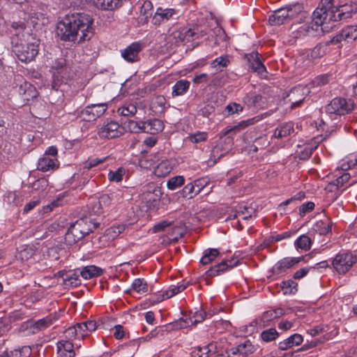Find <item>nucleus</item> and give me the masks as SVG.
Wrapping results in <instances>:
<instances>
[{"instance_id": "obj_28", "label": "nucleus", "mask_w": 357, "mask_h": 357, "mask_svg": "<svg viewBox=\"0 0 357 357\" xmlns=\"http://www.w3.org/2000/svg\"><path fill=\"white\" fill-rule=\"evenodd\" d=\"M187 287L186 284H180L178 286H173L170 287L168 290L164 291L162 294H160L157 296V298L155 300V302H161L165 299L172 297L173 296L184 291Z\"/></svg>"}, {"instance_id": "obj_18", "label": "nucleus", "mask_w": 357, "mask_h": 357, "mask_svg": "<svg viewBox=\"0 0 357 357\" xmlns=\"http://www.w3.org/2000/svg\"><path fill=\"white\" fill-rule=\"evenodd\" d=\"M59 273L66 286L75 287L81 284L79 270L62 271Z\"/></svg>"}, {"instance_id": "obj_60", "label": "nucleus", "mask_w": 357, "mask_h": 357, "mask_svg": "<svg viewBox=\"0 0 357 357\" xmlns=\"http://www.w3.org/2000/svg\"><path fill=\"white\" fill-rule=\"evenodd\" d=\"M105 160L104 159H98V158H92L89 159L84 165V168L86 169H90L92 167L97 166L98 165L103 162Z\"/></svg>"}, {"instance_id": "obj_14", "label": "nucleus", "mask_w": 357, "mask_h": 357, "mask_svg": "<svg viewBox=\"0 0 357 357\" xmlns=\"http://www.w3.org/2000/svg\"><path fill=\"white\" fill-rule=\"evenodd\" d=\"M140 43L135 42L130 44L124 50H121V56L129 63L137 62L139 60V54L142 51Z\"/></svg>"}, {"instance_id": "obj_35", "label": "nucleus", "mask_w": 357, "mask_h": 357, "mask_svg": "<svg viewBox=\"0 0 357 357\" xmlns=\"http://www.w3.org/2000/svg\"><path fill=\"white\" fill-rule=\"evenodd\" d=\"M280 287L284 294H295L298 291V283L294 280L283 281Z\"/></svg>"}, {"instance_id": "obj_52", "label": "nucleus", "mask_w": 357, "mask_h": 357, "mask_svg": "<svg viewBox=\"0 0 357 357\" xmlns=\"http://www.w3.org/2000/svg\"><path fill=\"white\" fill-rule=\"evenodd\" d=\"M118 112L122 116L134 115L137 112V107L134 105H129L126 107H122L119 108Z\"/></svg>"}, {"instance_id": "obj_11", "label": "nucleus", "mask_w": 357, "mask_h": 357, "mask_svg": "<svg viewBox=\"0 0 357 357\" xmlns=\"http://www.w3.org/2000/svg\"><path fill=\"white\" fill-rule=\"evenodd\" d=\"M161 190L158 187L149 185L144 189L140 195L142 201L146 203L148 208L155 206V204L160 200Z\"/></svg>"}, {"instance_id": "obj_26", "label": "nucleus", "mask_w": 357, "mask_h": 357, "mask_svg": "<svg viewBox=\"0 0 357 357\" xmlns=\"http://www.w3.org/2000/svg\"><path fill=\"white\" fill-rule=\"evenodd\" d=\"M174 14V9H162L158 8L153 17V23L154 24H160L161 23L168 21Z\"/></svg>"}, {"instance_id": "obj_5", "label": "nucleus", "mask_w": 357, "mask_h": 357, "mask_svg": "<svg viewBox=\"0 0 357 357\" xmlns=\"http://www.w3.org/2000/svg\"><path fill=\"white\" fill-rule=\"evenodd\" d=\"M39 45V39H33L32 41L24 43L23 45L16 46V48L12 50L19 60L27 63L33 61L38 55Z\"/></svg>"}, {"instance_id": "obj_29", "label": "nucleus", "mask_w": 357, "mask_h": 357, "mask_svg": "<svg viewBox=\"0 0 357 357\" xmlns=\"http://www.w3.org/2000/svg\"><path fill=\"white\" fill-rule=\"evenodd\" d=\"M143 128L144 132L154 134L162 130L163 123L159 119H151L146 122H143Z\"/></svg>"}, {"instance_id": "obj_62", "label": "nucleus", "mask_w": 357, "mask_h": 357, "mask_svg": "<svg viewBox=\"0 0 357 357\" xmlns=\"http://www.w3.org/2000/svg\"><path fill=\"white\" fill-rule=\"evenodd\" d=\"M28 89H30L33 92V86L28 82H24L19 86L18 93L22 99H24V96H25Z\"/></svg>"}, {"instance_id": "obj_24", "label": "nucleus", "mask_w": 357, "mask_h": 357, "mask_svg": "<svg viewBox=\"0 0 357 357\" xmlns=\"http://www.w3.org/2000/svg\"><path fill=\"white\" fill-rule=\"evenodd\" d=\"M55 317H52L51 316L46 317L41 319L38 320L34 323L30 324V328L31 330L32 333H38L43 332L45 329L52 325L54 320H55Z\"/></svg>"}, {"instance_id": "obj_2", "label": "nucleus", "mask_w": 357, "mask_h": 357, "mask_svg": "<svg viewBox=\"0 0 357 357\" xmlns=\"http://www.w3.org/2000/svg\"><path fill=\"white\" fill-rule=\"evenodd\" d=\"M94 19L84 12H70L57 23L56 36L61 41L79 45L95 34Z\"/></svg>"}, {"instance_id": "obj_36", "label": "nucleus", "mask_w": 357, "mask_h": 357, "mask_svg": "<svg viewBox=\"0 0 357 357\" xmlns=\"http://www.w3.org/2000/svg\"><path fill=\"white\" fill-rule=\"evenodd\" d=\"M153 5L150 1H144L141 6L140 17L141 20L147 22L148 19L152 16Z\"/></svg>"}, {"instance_id": "obj_3", "label": "nucleus", "mask_w": 357, "mask_h": 357, "mask_svg": "<svg viewBox=\"0 0 357 357\" xmlns=\"http://www.w3.org/2000/svg\"><path fill=\"white\" fill-rule=\"evenodd\" d=\"M357 11V5L355 3H345L344 5L335 6L334 0H321L319 6L312 14V23L317 31L321 26L323 33L329 32L333 28L331 22H339L351 18L352 15Z\"/></svg>"}, {"instance_id": "obj_22", "label": "nucleus", "mask_w": 357, "mask_h": 357, "mask_svg": "<svg viewBox=\"0 0 357 357\" xmlns=\"http://www.w3.org/2000/svg\"><path fill=\"white\" fill-rule=\"evenodd\" d=\"M84 237L75 224L73 223L66 233L64 239L66 244L72 245Z\"/></svg>"}, {"instance_id": "obj_30", "label": "nucleus", "mask_w": 357, "mask_h": 357, "mask_svg": "<svg viewBox=\"0 0 357 357\" xmlns=\"http://www.w3.org/2000/svg\"><path fill=\"white\" fill-rule=\"evenodd\" d=\"M57 168L55 160L47 156H43L38 162L37 169L42 172L54 170Z\"/></svg>"}, {"instance_id": "obj_41", "label": "nucleus", "mask_w": 357, "mask_h": 357, "mask_svg": "<svg viewBox=\"0 0 357 357\" xmlns=\"http://www.w3.org/2000/svg\"><path fill=\"white\" fill-rule=\"evenodd\" d=\"M185 184V178L183 176H176L170 178L167 183L168 189L174 190Z\"/></svg>"}, {"instance_id": "obj_63", "label": "nucleus", "mask_w": 357, "mask_h": 357, "mask_svg": "<svg viewBox=\"0 0 357 357\" xmlns=\"http://www.w3.org/2000/svg\"><path fill=\"white\" fill-rule=\"evenodd\" d=\"M125 229L124 225H118L115 227H112L108 229V234H111V236L114 238L120 235Z\"/></svg>"}, {"instance_id": "obj_48", "label": "nucleus", "mask_w": 357, "mask_h": 357, "mask_svg": "<svg viewBox=\"0 0 357 357\" xmlns=\"http://www.w3.org/2000/svg\"><path fill=\"white\" fill-rule=\"evenodd\" d=\"M316 270L315 266H308V267H304L301 268L297 271H296L293 275V279L294 280H301L305 277L308 273L312 271L314 272Z\"/></svg>"}, {"instance_id": "obj_4", "label": "nucleus", "mask_w": 357, "mask_h": 357, "mask_svg": "<svg viewBox=\"0 0 357 357\" xmlns=\"http://www.w3.org/2000/svg\"><path fill=\"white\" fill-rule=\"evenodd\" d=\"M11 27L13 29L10 37L12 50L16 48V46L23 45L33 39H37L23 22H13Z\"/></svg>"}, {"instance_id": "obj_37", "label": "nucleus", "mask_w": 357, "mask_h": 357, "mask_svg": "<svg viewBox=\"0 0 357 357\" xmlns=\"http://www.w3.org/2000/svg\"><path fill=\"white\" fill-rule=\"evenodd\" d=\"M345 41L352 42L357 38V26H348L342 30Z\"/></svg>"}, {"instance_id": "obj_55", "label": "nucleus", "mask_w": 357, "mask_h": 357, "mask_svg": "<svg viewBox=\"0 0 357 357\" xmlns=\"http://www.w3.org/2000/svg\"><path fill=\"white\" fill-rule=\"evenodd\" d=\"M128 127L132 132H144L143 122L139 123L135 121L130 120L128 121Z\"/></svg>"}, {"instance_id": "obj_45", "label": "nucleus", "mask_w": 357, "mask_h": 357, "mask_svg": "<svg viewBox=\"0 0 357 357\" xmlns=\"http://www.w3.org/2000/svg\"><path fill=\"white\" fill-rule=\"evenodd\" d=\"M325 54V47L321 44H319L311 50L310 53L307 56L311 60L314 61L322 57Z\"/></svg>"}, {"instance_id": "obj_13", "label": "nucleus", "mask_w": 357, "mask_h": 357, "mask_svg": "<svg viewBox=\"0 0 357 357\" xmlns=\"http://www.w3.org/2000/svg\"><path fill=\"white\" fill-rule=\"evenodd\" d=\"M120 130V126L116 121H110L101 127L98 131V135L101 138L112 139L118 137L122 135Z\"/></svg>"}, {"instance_id": "obj_42", "label": "nucleus", "mask_w": 357, "mask_h": 357, "mask_svg": "<svg viewBox=\"0 0 357 357\" xmlns=\"http://www.w3.org/2000/svg\"><path fill=\"white\" fill-rule=\"evenodd\" d=\"M229 63V59L227 55L221 56L220 57L216 58L211 63V67L213 68H217L218 70L222 71V68L227 67Z\"/></svg>"}, {"instance_id": "obj_40", "label": "nucleus", "mask_w": 357, "mask_h": 357, "mask_svg": "<svg viewBox=\"0 0 357 357\" xmlns=\"http://www.w3.org/2000/svg\"><path fill=\"white\" fill-rule=\"evenodd\" d=\"M351 178V175L349 173H344L340 176L337 178L334 181L328 185L330 190L333 191V188L335 187V189H338L340 187L342 186L345 183L348 182Z\"/></svg>"}, {"instance_id": "obj_27", "label": "nucleus", "mask_w": 357, "mask_h": 357, "mask_svg": "<svg viewBox=\"0 0 357 357\" xmlns=\"http://www.w3.org/2000/svg\"><path fill=\"white\" fill-rule=\"evenodd\" d=\"M103 273L101 268L94 265L86 266L79 270L80 275L85 280L91 279L95 277L100 276Z\"/></svg>"}, {"instance_id": "obj_9", "label": "nucleus", "mask_w": 357, "mask_h": 357, "mask_svg": "<svg viewBox=\"0 0 357 357\" xmlns=\"http://www.w3.org/2000/svg\"><path fill=\"white\" fill-rule=\"evenodd\" d=\"M206 317V312L202 309L196 310L192 317L186 318L185 319H180L177 321L173 322L168 326H165V331L169 332L170 329L178 330L190 326V324H195L203 321Z\"/></svg>"}, {"instance_id": "obj_33", "label": "nucleus", "mask_w": 357, "mask_h": 357, "mask_svg": "<svg viewBox=\"0 0 357 357\" xmlns=\"http://www.w3.org/2000/svg\"><path fill=\"white\" fill-rule=\"evenodd\" d=\"M132 291L139 294L145 293L148 291V284L144 279L137 278L133 281L131 288L126 291V292L129 293Z\"/></svg>"}, {"instance_id": "obj_23", "label": "nucleus", "mask_w": 357, "mask_h": 357, "mask_svg": "<svg viewBox=\"0 0 357 357\" xmlns=\"http://www.w3.org/2000/svg\"><path fill=\"white\" fill-rule=\"evenodd\" d=\"M332 225L331 220L328 217H325L324 219L317 221L313 225L312 229L319 235H326L331 233Z\"/></svg>"}, {"instance_id": "obj_31", "label": "nucleus", "mask_w": 357, "mask_h": 357, "mask_svg": "<svg viewBox=\"0 0 357 357\" xmlns=\"http://www.w3.org/2000/svg\"><path fill=\"white\" fill-rule=\"evenodd\" d=\"M220 255V252L215 248H208L204 251L202 257L200 259L202 265H207L214 261Z\"/></svg>"}, {"instance_id": "obj_46", "label": "nucleus", "mask_w": 357, "mask_h": 357, "mask_svg": "<svg viewBox=\"0 0 357 357\" xmlns=\"http://www.w3.org/2000/svg\"><path fill=\"white\" fill-rule=\"evenodd\" d=\"M89 215H91V217L93 218V215L100 216L103 213V207L100 204V202L98 199L93 200L89 206Z\"/></svg>"}, {"instance_id": "obj_61", "label": "nucleus", "mask_w": 357, "mask_h": 357, "mask_svg": "<svg viewBox=\"0 0 357 357\" xmlns=\"http://www.w3.org/2000/svg\"><path fill=\"white\" fill-rule=\"evenodd\" d=\"M249 125L248 121H243L240 122L237 126H234L226 132L227 135H231L232 132L236 133V131H240L241 130L245 128Z\"/></svg>"}, {"instance_id": "obj_51", "label": "nucleus", "mask_w": 357, "mask_h": 357, "mask_svg": "<svg viewBox=\"0 0 357 357\" xmlns=\"http://www.w3.org/2000/svg\"><path fill=\"white\" fill-rule=\"evenodd\" d=\"M317 148V145H307L306 146L303 151H302L300 153V159L301 160H307L309 159L312 153L314 152V151Z\"/></svg>"}, {"instance_id": "obj_39", "label": "nucleus", "mask_w": 357, "mask_h": 357, "mask_svg": "<svg viewBox=\"0 0 357 357\" xmlns=\"http://www.w3.org/2000/svg\"><path fill=\"white\" fill-rule=\"evenodd\" d=\"M312 245L311 238L307 235H301L295 241V245L298 248L308 250L310 249Z\"/></svg>"}, {"instance_id": "obj_25", "label": "nucleus", "mask_w": 357, "mask_h": 357, "mask_svg": "<svg viewBox=\"0 0 357 357\" xmlns=\"http://www.w3.org/2000/svg\"><path fill=\"white\" fill-rule=\"evenodd\" d=\"M257 349V347L250 340H246L243 343L239 344L237 347L231 348L232 354H239L243 356H248L253 354Z\"/></svg>"}, {"instance_id": "obj_7", "label": "nucleus", "mask_w": 357, "mask_h": 357, "mask_svg": "<svg viewBox=\"0 0 357 357\" xmlns=\"http://www.w3.org/2000/svg\"><path fill=\"white\" fill-rule=\"evenodd\" d=\"M106 103L92 104L86 106L84 109L77 110L75 115L82 121H93L100 117L107 110Z\"/></svg>"}, {"instance_id": "obj_57", "label": "nucleus", "mask_w": 357, "mask_h": 357, "mask_svg": "<svg viewBox=\"0 0 357 357\" xmlns=\"http://www.w3.org/2000/svg\"><path fill=\"white\" fill-rule=\"evenodd\" d=\"M214 111L215 109L213 106L211 105H206L199 110L198 114L204 117H208L211 114L214 112Z\"/></svg>"}, {"instance_id": "obj_53", "label": "nucleus", "mask_w": 357, "mask_h": 357, "mask_svg": "<svg viewBox=\"0 0 357 357\" xmlns=\"http://www.w3.org/2000/svg\"><path fill=\"white\" fill-rule=\"evenodd\" d=\"M243 109V107L236 102H231L229 104L226 108L225 111L227 112L228 114H238L240 112H242Z\"/></svg>"}, {"instance_id": "obj_17", "label": "nucleus", "mask_w": 357, "mask_h": 357, "mask_svg": "<svg viewBox=\"0 0 357 357\" xmlns=\"http://www.w3.org/2000/svg\"><path fill=\"white\" fill-rule=\"evenodd\" d=\"M248 61L249 68L254 72H256L262 77H266V68L260 60L259 55L257 52H252L248 55Z\"/></svg>"}, {"instance_id": "obj_44", "label": "nucleus", "mask_w": 357, "mask_h": 357, "mask_svg": "<svg viewBox=\"0 0 357 357\" xmlns=\"http://www.w3.org/2000/svg\"><path fill=\"white\" fill-rule=\"evenodd\" d=\"M329 82L328 76L327 75H322L315 77L309 84L306 85L310 88V90L314 87L321 86L328 84Z\"/></svg>"}, {"instance_id": "obj_34", "label": "nucleus", "mask_w": 357, "mask_h": 357, "mask_svg": "<svg viewBox=\"0 0 357 357\" xmlns=\"http://www.w3.org/2000/svg\"><path fill=\"white\" fill-rule=\"evenodd\" d=\"M189 86L190 82L187 80L181 79L176 82L172 88V96H177L183 95L189 89Z\"/></svg>"}, {"instance_id": "obj_56", "label": "nucleus", "mask_w": 357, "mask_h": 357, "mask_svg": "<svg viewBox=\"0 0 357 357\" xmlns=\"http://www.w3.org/2000/svg\"><path fill=\"white\" fill-rule=\"evenodd\" d=\"M84 324L85 325V326H84L85 327V330H86L87 332L92 333V332L95 331L96 330L99 331V326H98L99 320L97 321H93V320H90V321H84Z\"/></svg>"}, {"instance_id": "obj_38", "label": "nucleus", "mask_w": 357, "mask_h": 357, "mask_svg": "<svg viewBox=\"0 0 357 357\" xmlns=\"http://www.w3.org/2000/svg\"><path fill=\"white\" fill-rule=\"evenodd\" d=\"M213 347V343L204 347H198L192 351V357H209V353L211 352V348Z\"/></svg>"}, {"instance_id": "obj_58", "label": "nucleus", "mask_w": 357, "mask_h": 357, "mask_svg": "<svg viewBox=\"0 0 357 357\" xmlns=\"http://www.w3.org/2000/svg\"><path fill=\"white\" fill-rule=\"evenodd\" d=\"M280 128L282 130V135L284 137H287L294 132V124L292 122H288L281 126Z\"/></svg>"}, {"instance_id": "obj_47", "label": "nucleus", "mask_w": 357, "mask_h": 357, "mask_svg": "<svg viewBox=\"0 0 357 357\" xmlns=\"http://www.w3.org/2000/svg\"><path fill=\"white\" fill-rule=\"evenodd\" d=\"M195 35L197 33L192 29H183L179 33L178 38L182 42L188 43L194 39Z\"/></svg>"}, {"instance_id": "obj_12", "label": "nucleus", "mask_w": 357, "mask_h": 357, "mask_svg": "<svg viewBox=\"0 0 357 357\" xmlns=\"http://www.w3.org/2000/svg\"><path fill=\"white\" fill-rule=\"evenodd\" d=\"M310 92V88L307 86L298 85L291 89L287 95L289 101L292 102L291 107L294 108L299 106Z\"/></svg>"}, {"instance_id": "obj_54", "label": "nucleus", "mask_w": 357, "mask_h": 357, "mask_svg": "<svg viewBox=\"0 0 357 357\" xmlns=\"http://www.w3.org/2000/svg\"><path fill=\"white\" fill-rule=\"evenodd\" d=\"M198 194L208 185V181L206 178H201L192 181Z\"/></svg>"}, {"instance_id": "obj_10", "label": "nucleus", "mask_w": 357, "mask_h": 357, "mask_svg": "<svg viewBox=\"0 0 357 357\" xmlns=\"http://www.w3.org/2000/svg\"><path fill=\"white\" fill-rule=\"evenodd\" d=\"M74 223L84 236L93 232L100 225L99 218H92L91 215L79 218Z\"/></svg>"}, {"instance_id": "obj_21", "label": "nucleus", "mask_w": 357, "mask_h": 357, "mask_svg": "<svg viewBox=\"0 0 357 357\" xmlns=\"http://www.w3.org/2000/svg\"><path fill=\"white\" fill-rule=\"evenodd\" d=\"M99 331L100 332L110 331L114 329V335H124L125 331L123 330V326L120 324H115L113 320L108 318H102L99 319Z\"/></svg>"}, {"instance_id": "obj_49", "label": "nucleus", "mask_w": 357, "mask_h": 357, "mask_svg": "<svg viewBox=\"0 0 357 357\" xmlns=\"http://www.w3.org/2000/svg\"><path fill=\"white\" fill-rule=\"evenodd\" d=\"M83 326H85L84 322L78 323L73 326L69 327L66 332L68 335H82L83 333L87 332Z\"/></svg>"}, {"instance_id": "obj_64", "label": "nucleus", "mask_w": 357, "mask_h": 357, "mask_svg": "<svg viewBox=\"0 0 357 357\" xmlns=\"http://www.w3.org/2000/svg\"><path fill=\"white\" fill-rule=\"evenodd\" d=\"M357 166V155L354 159H349L346 162L342 164V169L343 170H347L352 167Z\"/></svg>"}, {"instance_id": "obj_59", "label": "nucleus", "mask_w": 357, "mask_h": 357, "mask_svg": "<svg viewBox=\"0 0 357 357\" xmlns=\"http://www.w3.org/2000/svg\"><path fill=\"white\" fill-rule=\"evenodd\" d=\"M314 204L312 202H308L303 204L299 208L300 215H303L306 213L312 211L314 208Z\"/></svg>"}, {"instance_id": "obj_1", "label": "nucleus", "mask_w": 357, "mask_h": 357, "mask_svg": "<svg viewBox=\"0 0 357 357\" xmlns=\"http://www.w3.org/2000/svg\"><path fill=\"white\" fill-rule=\"evenodd\" d=\"M94 19L84 12H70L57 23L56 36L61 41L79 45L95 34Z\"/></svg>"}, {"instance_id": "obj_6", "label": "nucleus", "mask_w": 357, "mask_h": 357, "mask_svg": "<svg viewBox=\"0 0 357 357\" xmlns=\"http://www.w3.org/2000/svg\"><path fill=\"white\" fill-rule=\"evenodd\" d=\"M354 108V102L351 100L337 97L333 98L326 107V112L329 114L339 116L345 115L351 112Z\"/></svg>"}, {"instance_id": "obj_8", "label": "nucleus", "mask_w": 357, "mask_h": 357, "mask_svg": "<svg viewBox=\"0 0 357 357\" xmlns=\"http://www.w3.org/2000/svg\"><path fill=\"white\" fill-rule=\"evenodd\" d=\"M356 257L351 252L337 254L332 261L333 268L340 274H344L356 263Z\"/></svg>"}, {"instance_id": "obj_20", "label": "nucleus", "mask_w": 357, "mask_h": 357, "mask_svg": "<svg viewBox=\"0 0 357 357\" xmlns=\"http://www.w3.org/2000/svg\"><path fill=\"white\" fill-rule=\"evenodd\" d=\"M57 353L59 357H74L75 351L74 344L66 337L57 342Z\"/></svg>"}, {"instance_id": "obj_19", "label": "nucleus", "mask_w": 357, "mask_h": 357, "mask_svg": "<svg viewBox=\"0 0 357 357\" xmlns=\"http://www.w3.org/2000/svg\"><path fill=\"white\" fill-rule=\"evenodd\" d=\"M302 260H304V257H285L280 260L273 267V272L275 274H280L286 272L287 269L291 268L294 265L298 264Z\"/></svg>"}, {"instance_id": "obj_50", "label": "nucleus", "mask_w": 357, "mask_h": 357, "mask_svg": "<svg viewBox=\"0 0 357 357\" xmlns=\"http://www.w3.org/2000/svg\"><path fill=\"white\" fill-rule=\"evenodd\" d=\"M30 355V349L24 347L22 349H14L10 351V354L8 357H29Z\"/></svg>"}, {"instance_id": "obj_43", "label": "nucleus", "mask_w": 357, "mask_h": 357, "mask_svg": "<svg viewBox=\"0 0 357 357\" xmlns=\"http://www.w3.org/2000/svg\"><path fill=\"white\" fill-rule=\"evenodd\" d=\"M126 174V169L123 167H119L115 171H109L108 173V179L109 181L120 182Z\"/></svg>"}, {"instance_id": "obj_16", "label": "nucleus", "mask_w": 357, "mask_h": 357, "mask_svg": "<svg viewBox=\"0 0 357 357\" xmlns=\"http://www.w3.org/2000/svg\"><path fill=\"white\" fill-rule=\"evenodd\" d=\"M238 263L234 259L222 260L220 263L211 266L206 272V275L208 277H214L218 275L227 270L235 266Z\"/></svg>"}, {"instance_id": "obj_32", "label": "nucleus", "mask_w": 357, "mask_h": 357, "mask_svg": "<svg viewBox=\"0 0 357 357\" xmlns=\"http://www.w3.org/2000/svg\"><path fill=\"white\" fill-rule=\"evenodd\" d=\"M197 195L198 193L192 181L185 184L183 189L177 192L178 197H183L188 199H192Z\"/></svg>"}, {"instance_id": "obj_15", "label": "nucleus", "mask_w": 357, "mask_h": 357, "mask_svg": "<svg viewBox=\"0 0 357 357\" xmlns=\"http://www.w3.org/2000/svg\"><path fill=\"white\" fill-rule=\"evenodd\" d=\"M294 14L289 13L284 8L276 10L268 17V22L272 26H279L292 19Z\"/></svg>"}]
</instances>
